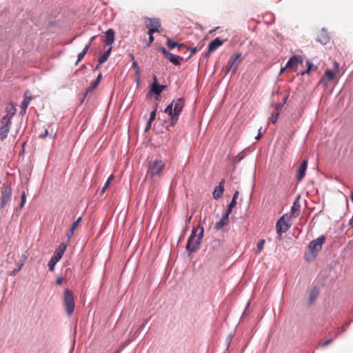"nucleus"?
I'll use <instances>...</instances> for the list:
<instances>
[{
    "instance_id": "obj_34",
    "label": "nucleus",
    "mask_w": 353,
    "mask_h": 353,
    "mask_svg": "<svg viewBox=\"0 0 353 353\" xmlns=\"http://www.w3.org/2000/svg\"><path fill=\"white\" fill-rule=\"evenodd\" d=\"M30 100H31V98H30V97H26L24 98V99H23V102H22V105H22V108H23V109H26V108H27V107H28V104H29V103H30Z\"/></svg>"
},
{
    "instance_id": "obj_7",
    "label": "nucleus",
    "mask_w": 353,
    "mask_h": 353,
    "mask_svg": "<svg viewBox=\"0 0 353 353\" xmlns=\"http://www.w3.org/2000/svg\"><path fill=\"white\" fill-rule=\"evenodd\" d=\"M241 62V54L240 53H236L229 59L227 65L224 68L225 71L226 73L230 72H235Z\"/></svg>"
},
{
    "instance_id": "obj_42",
    "label": "nucleus",
    "mask_w": 353,
    "mask_h": 353,
    "mask_svg": "<svg viewBox=\"0 0 353 353\" xmlns=\"http://www.w3.org/2000/svg\"><path fill=\"white\" fill-rule=\"evenodd\" d=\"M236 205V201L234 199H232L231 202L229 203L228 206L230 208H233Z\"/></svg>"
},
{
    "instance_id": "obj_16",
    "label": "nucleus",
    "mask_w": 353,
    "mask_h": 353,
    "mask_svg": "<svg viewBox=\"0 0 353 353\" xmlns=\"http://www.w3.org/2000/svg\"><path fill=\"white\" fill-rule=\"evenodd\" d=\"M307 167V161L306 159H305L301 163V164L299 168V170L297 172V174H296V179L299 181H301L305 176Z\"/></svg>"
},
{
    "instance_id": "obj_56",
    "label": "nucleus",
    "mask_w": 353,
    "mask_h": 353,
    "mask_svg": "<svg viewBox=\"0 0 353 353\" xmlns=\"http://www.w3.org/2000/svg\"><path fill=\"white\" fill-rule=\"evenodd\" d=\"M151 126V123H149V121L148 122V124H147V126H146V130L149 129Z\"/></svg>"
},
{
    "instance_id": "obj_31",
    "label": "nucleus",
    "mask_w": 353,
    "mask_h": 353,
    "mask_svg": "<svg viewBox=\"0 0 353 353\" xmlns=\"http://www.w3.org/2000/svg\"><path fill=\"white\" fill-rule=\"evenodd\" d=\"M279 110H280V108L279 107H277L276 108V112L274 114H272L271 119H270V121L272 123H275L278 119V117H279Z\"/></svg>"
},
{
    "instance_id": "obj_5",
    "label": "nucleus",
    "mask_w": 353,
    "mask_h": 353,
    "mask_svg": "<svg viewBox=\"0 0 353 353\" xmlns=\"http://www.w3.org/2000/svg\"><path fill=\"white\" fill-rule=\"evenodd\" d=\"M74 299L72 292L66 289L64 291V306L68 316L72 315L74 309Z\"/></svg>"
},
{
    "instance_id": "obj_41",
    "label": "nucleus",
    "mask_w": 353,
    "mask_h": 353,
    "mask_svg": "<svg viewBox=\"0 0 353 353\" xmlns=\"http://www.w3.org/2000/svg\"><path fill=\"white\" fill-rule=\"evenodd\" d=\"M149 34V39H148V45L151 44L154 41V37L153 33H148Z\"/></svg>"
},
{
    "instance_id": "obj_33",
    "label": "nucleus",
    "mask_w": 353,
    "mask_h": 353,
    "mask_svg": "<svg viewBox=\"0 0 353 353\" xmlns=\"http://www.w3.org/2000/svg\"><path fill=\"white\" fill-rule=\"evenodd\" d=\"M26 202V194L25 192H23L21 194V201L19 206L20 210L23 207Z\"/></svg>"
},
{
    "instance_id": "obj_14",
    "label": "nucleus",
    "mask_w": 353,
    "mask_h": 353,
    "mask_svg": "<svg viewBox=\"0 0 353 353\" xmlns=\"http://www.w3.org/2000/svg\"><path fill=\"white\" fill-rule=\"evenodd\" d=\"M223 41L219 37L213 39L208 45V54H210L212 52L215 51L219 46H222Z\"/></svg>"
},
{
    "instance_id": "obj_28",
    "label": "nucleus",
    "mask_w": 353,
    "mask_h": 353,
    "mask_svg": "<svg viewBox=\"0 0 353 353\" xmlns=\"http://www.w3.org/2000/svg\"><path fill=\"white\" fill-rule=\"evenodd\" d=\"M6 110L8 112L7 115L10 116V119L16 112V109L13 105H8L6 108Z\"/></svg>"
},
{
    "instance_id": "obj_17",
    "label": "nucleus",
    "mask_w": 353,
    "mask_h": 353,
    "mask_svg": "<svg viewBox=\"0 0 353 353\" xmlns=\"http://www.w3.org/2000/svg\"><path fill=\"white\" fill-rule=\"evenodd\" d=\"M114 40V32L112 29L106 31L103 43L107 46H111Z\"/></svg>"
},
{
    "instance_id": "obj_39",
    "label": "nucleus",
    "mask_w": 353,
    "mask_h": 353,
    "mask_svg": "<svg viewBox=\"0 0 353 353\" xmlns=\"http://www.w3.org/2000/svg\"><path fill=\"white\" fill-rule=\"evenodd\" d=\"M157 108L150 113L149 123H152L156 118Z\"/></svg>"
},
{
    "instance_id": "obj_22",
    "label": "nucleus",
    "mask_w": 353,
    "mask_h": 353,
    "mask_svg": "<svg viewBox=\"0 0 353 353\" xmlns=\"http://www.w3.org/2000/svg\"><path fill=\"white\" fill-rule=\"evenodd\" d=\"M228 223L229 217H228L227 215H223L221 219L215 224L214 229L219 230L222 229L225 225H228Z\"/></svg>"
},
{
    "instance_id": "obj_52",
    "label": "nucleus",
    "mask_w": 353,
    "mask_h": 353,
    "mask_svg": "<svg viewBox=\"0 0 353 353\" xmlns=\"http://www.w3.org/2000/svg\"><path fill=\"white\" fill-rule=\"evenodd\" d=\"M27 259V255L26 254H23L21 256V260H24V261L26 260Z\"/></svg>"
},
{
    "instance_id": "obj_46",
    "label": "nucleus",
    "mask_w": 353,
    "mask_h": 353,
    "mask_svg": "<svg viewBox=\"0 0 353 353\" xmlns=\"http://www.w3.org/2000/svg\"><path fill=\"white\" fill-rule=\"evenodd\" d=\"M102 78V74H99L98 75V77H97V79L94 80L95 82H97L98 84H99L100 81H101V79Z\"/></svg>"
},
{
    "instance_id": "obj_55",
    "label": "nucleus",
    "mask_w": 353,
    "mask_h": 353,
    "mask_svg": "<svg viewBox=\"0 0 353 353\" xmlns=\"http://www.w3.org/2000/svg\"><path fill=\"white\" fill-rule=\"evenodd\" d=\"M130 59H132V61H135L134 60V57L132 54H130Z\"/></svg>"
},
{
    "instance_id": "obj_48",
    "label": "nucleus",
    "mask_w": 353,
    "mask_h": 353,
    "mask_svg": "<svg viewBox=\"0 0 353 353\" xmlns=\"http://www.w3.org/2000/svg\"><path fill=\"white\" fill-rule=\"evenodd\" d=\"M238 196H239V192L238 191H236L234 192V194H233V197H232V199H234L236 201V199H238Z\"/></svg>"
},
{
    "instance_id": "obj_25",
    "label": "nucleus",
    "mask_w": 353,
    "mask_h": 353,
    "mask_svg": "<svg viewBox=\"0 0 353 353\" xmlns=\"http://www.w3.org/2000/svg\"><path fill=\"white\" fill-rule=\"evenodd\" d=\"M82 221V217H79L72 225L70 231L68 233V237L70 239L74 234V231L79 226L80 223Z\"/></svg>"
},
{
    "instance_id": "obj_29",
    "label": "nucleus",
    "mask_w": 353,
    "mask_h": 353,
    "mask_svg": "<svg viewBox=\"0 0 353 353\" xmlns=\"http://www.w3.org/2000/svg\"><path fill=\"white\" fill-rule=\"evenodd\" d=\"M325 74L327 79L330 81H332L335 78V73L333 70H327Z\"/></svg>"
},
{
    "instance_id": "obj_49",
    "label": "nucleus",
    "mask_w": 353,
    "mask_h": 353,
    "mask_svg": "<svg viewBox=\"0 0 353 353\" xmlns=\"http://www.w3.org/2000/svg\"><path fill=\"white\" fill-rule=\"evenodd\" d=\"M190 50L191 51L192 54L196 53V51H197V48H190Z\"/></svg>"
},
{
    "instance_id": "obj_44",
    "label": "nucleus",
    "mask_w": 353,
    "mask_h": 353,
    "mask_svg": "<svg viewBox=\"0 0 353 353\" xmlns=\"http://www.w3.org/2000/svg\"><path fill=\"white\" fill-rule=\"evenodd\" d=\"M232 208H230V207L228 206V209L223 215H227V216L229 217L230 214L232 212Z\"/></svg>"
},
{
    "instance_id": "obj_36",
    "label": "nucleus",
    "mask_w": 353,
    "mask_h": 353,
    "mask_svg": "<svg viewBox=\"0 0 353 353\" xmlns=\"http://www.w3.org/2000/svg\"><path fill=\"white\" fill-rule=\"evenodd\" d=\"M332 341H333V340H332V339H327V340H326V341H323V342H320V343H319V345L320 347H326L327 345H328L331 344V343H332Z\"/></svg>"
},
{
    "instance_id": "obj_47",
    "label": "nucleus",
    "mask_w": 353,
    "mask_h": 353,
    "mask_svg": "<svg viewBox=\"0 0 353 353\" xmlns=\"http://www.w3.org/2000/svg\"><path fill=\"white\" fill-rule=\"evenodd\" d=\"M48 130H46L44 133L40 135V137L41 139H45L48 136Z\"/></svg>"
},
{
    "instance_id": "obj_12",
    "label": "nucleus",
    "mask_w": 353,
    "mask_h": 353,
    "mask_svg": "<svg viewBox=\"0 0 353 353\" xmlns=\"http://www.w3.org/2000/svg\"><path fill=\"white\" fill-rule=\"evenodd\" d=\"M302 58L300 56L294 55L292 57L286 64V68L292 71H295L298 65L302 62Z\"/></svg>"
},
{
    "instance_id": "obj_54",
    "label": "nucleus",
    "mask_w": 353,
    "mask_h": 353,
    "mask_svg": "<svg viewBox=\"0 0 353 353\" xmlns=\"http://www.w3.org/2000/svg\"><path fill=\"white\" fill-rule=\"evenodd\" d=\"M21 261V263L20 265H19V267H21V268H22V266L24 264V260H20Z\"/></svg>"
},
{
    "instance_id": "obj_51",
    "label": "nucleus",
    "mask_w": 353,
    "mask_h": 353,
    "mask_svg": "<svg viewBox=\"0 0 353 353\" xmlns=\"http://www.w3.org/2000/svg\"><path fill=\"white\" fill-rule=\"evenodd\" d=\"M349 225L353 228V214L351 219L349 221Z\"/></svg>"
},
{
    "instance_id": "obj_35",
    "label": "nucleus",
    "mask_w": 353,
    "mask_h": 353,
    "mask_svg": "<svg viewBox=\"0 0 353 353\" xmlns=\"http://www.w3.org/2000/svg\"><path fill=\"white\" fill-rule=\"evenodd\" d=\"M243 158H244V154H243L242 152H241V153L238 154L235 157V158H234V163H239V162H240V161H241Z\"/></svg>"
},
{
    "instance_id": "obj_37",
    "label": "nucleus",
    "mask_w": 353,
    "mask_h": 353,
    "mask_svg": "<svg viewBox=\"0 0 353 353\" xmlns=\"http://www.w3.org/2000/svg\"><path fill=\"white\" fill-rule=\"evenodd\" d=\"M132 68L134 69L136 74H137L139 77L140 76V70H139V67L137 63L136 62V61H132Z\"/></svg>"
},
{
    "instance_id": "obj_8",
    "label": "nucleus",
    "mask_w": 353,
    "mask_h": 353,
    "mask_svg": "<svg viewBox=\"0 0 353 353\" xmlns=\"http://www.w3.org/2000/svg\"><path fill=\"white\" fill-rule=\"evenodd\" d=\"M288 217L287 215L282 216L276 223V230L278 234L279 240L281 239L283 232H287L290 228V224L288 223Z\"/></svg>"
},
{
    "instance_id": "obj_1",
    "label": "nucleus",
    "mask_w": 353,
    "mask_h": 353,
    "mask_svg": "<svg viewBox=\"0 0 353 353\" xmlns=\"http://www.w3.org/2000/svg\"><path fill=\"white\" fill-rule=\"evenodd\" d=\"M185 105V99L179 98L173 101L166 107L164 112L170 117V125L174 126L178 121L179 116L181 113Z\"/></svg>"
},
{
    "instance_id": "obj_15",
    "label": "nucleus",
    "mask_w": 353,
    "mask_h": 353,
    "mask_svg": "<svg viewBox=\"0 0 353 353\" xmlns=\"http://www.w3.org/2000/svg\"><path fill=\"white\" fill-rule=\"evenodd\" d=\"M299 198L300 196H299L293 203L291 208V217L296 218L300 214L301 205L299 203Z\"/></svg>"
},
{
    "instance_id": "obj_30",
    "label": "nucleus",
    "mask_w": 353,
    "mask_h": 353,
    "mask_svg": "<svg viewBox=\"0 0 353 353\" xmlns=\"http://www.w3.org/2000/svg\"><path fill=\"white\" fill-rule=\"evenodd\" d=\"M113 179H114V175L113 174H111L108 177V180L106 181L105 183L104 184V185H103V187L102 188V190H101L102 193H103L105 191V190L108 188L110 182L113 180Z\"/></svg>"
},
{
    "instance_id": "obj_45",
    "label": "nucleus",
    "mask_w": 353,
    "mask_h": 353,
    "mask_svg": "<svg viewBox=\"0 0 353 353\" xmlns=\"http://www.w3.org/2000/svg\"><path fill=\"white\" fill-rule=\"evenodd\" d=\"M339 64L336 62V61H334V64H333V68L335 71H337L338 69H339Z\"/></svg>"
},
{
    "instance_id": "obj_60",
    "label": "nucleus",
    "mask_w": 353,
    "mask_h": 353,
    "mask_svg": "<svg viewBox=\"0 0 353 353\" xmlns=\"http://www.w3.org/2000/svg\"><path fill=\"white\" fill-rule=\"evenodd\" d=\"M55 136H56V134H54L52 135V138L54 139V138L55 137Z\"/></svg>"
},
{
    "instance_id": "obj_9",
    "label": "nucleus",
    "mask_w": 353,
    "mask_h": 353,
    "mask_svg": "<svg viewBox=\"0 0 353 353\" xmlns=\"http://www.w3.org/2000/svg\"><path fill=\"white\" fill-rule=\"evenodd\" d=\"M65 249V245L64 243H61L60 244L59 248L55 250L50 261L48 262V267L50 271L54 270L55 264L61 259Z\"/></svg>"
},
{
    "instance_id": "obj_18",
    "label": "nucleus",
    "mask_w": 353,
    "mask_h": 353,
    "mask_svg": "<svg viewBox=\"0 0 353 353\" xmlns=\"http://www.w3.org/2000/svg\"><path fill=\"white\" fill-rule=\"evenodd\" d=\"M154 81L151 86V90L156 94L159 95L163 92L165 87L164 85H161L157 83L156 76L154 77Z\"/></svg>"
},
{
    "instance_id": "obj_4",
    "label": "nucleus",
    "mask_w": 353,
    "mask_h": 353,
    "mask_svg": "<svg viewBox=\"0 0 353 353\" xmlns=\"http://www.w3.org/2000/svg\"><path fill=\"white\" fill-rule=\"evenodd\" d=\"M325 241V237L322 235L312 241L307 246V251L304 254L305 261L310 262L314 260L322 249V245Z\"/></svg>"
},
{
    "instance_id": "obj_11",
    "label": "nucleus",
    "mask_w": 353,
    "mask_h": 353,
    "mask_svg": "<svg viewBox=\"0 0 353 353\" xmlns=\"http://www.w3.org/2000/svg\"><path fill=\"white\" fill-rule=\"evenodd\" d=\"M145 23L146 28L148 29V33L159 32L161 28V23L159 19H145Z\"/></svg>"
},
{
    "instance_id": "obj_38",
    "label": "nucleus",
    "mask_w": 353,
    "mask_h": 353,
    "mask_svg": "<svg viewBox=\"0 0 353 353\" xmlns=\"http://www.w3.org/2000/svg\"><path fill=\"white\" fill-rule=\"evenodd\" d=\"M307 68L305 71L301 73V74H309L311 70L312 69V68H314L313 64L312 63H310V61H307Z\"/></svg>"
},
{
    "instance_id": "obj_10",
    "label": "nucleus",
    "mask_w": 353,
    "mask_h": 353,
    "mask_svg": "<svg viewBox=\"0 0 353 353\" xmlns=\"http://www.w3.org/2000/svg\"><path fill=\"white\" fill-rule=\"evenodd\" d=\"M1 126L0 128V140L3 141L8 137V132H10L11 125L10 116H4L1 119Z\"/></svg>"
},
{
    "instance_id": "obj_24",
    "label": "nucleus",
    "mask_w": 353,
    "mask_h": 353,
    "mask_svg": "<svg viewBox=\"0 0 353 353\" xmlns=\"http://www.w3.org/2000/svg\"><path fill=\"white\" fill-rule=\"evenodd\" d=\"M94 38H95V37H92V39H91L90 42L89 43V44L86 45L85 46V48H83V50H82V52L79 54L78 59H77V61L76 64H78V63L79 61H81L84 58L85 55L86 54L88 49H89V48H90V45L92 43V41L94 39Z\"/></svg>"
},
{
    "instance_id": "obj_59",
    "label": "nucleus",
    "mask_w": 353,
    "mask_h": 353,
    "mask_svg": "<svg viewBox=\"0 0 353 353\" xmlns=\"http://www.w3.org/2000/svg\"><path fill=\"white\" fill-rule=\"evenodd\" d=\"M351 200L353 202V194L351 195Z\"/></svg>"
},
{
    "instance_id": "obj_6",
    "label": "nucleus",
    "mask_w": 353,
    "mask_h": 353,
    "mask_svg": "<svg viewBox=\"0 0 353 353\" xmlns=\"http://www.w3.org/2000/svg\"><path fill=\"white\" fill-rule=\"evenodd\" d=\"M12 188L7 183H3L1 187L0 206L3 209L11 200Z\"/></svg>"
},
{
    "instance_id": "obj_20",
    "label": "nucleus",
    "mask_w": 353,
    "mask_h": 353,
    "mask_svg": "<svg viewBox=\"0 0 353 353\" xmlns=\"http://www.w3.org/2000/svg\"><path fill=\"white\" fill-rule=\"evenodd\" d=\"M165 58L175 65H179L181 64V61L183 60L182 57H180L178 55L173 54L170 52H169L168 54H167V57Z\"/></svg>"
},
{
    "instance_id": "obj_57",
    "label": "nucleus",
    "mask_w": 353,
    "mask_h": 353,
    "mask_svg": "<svg viewBox=\"0 0 353 353\" xmlns=\"http://www.w3.org/2000/svg\"><path fill=\"white\" fill-rule=\"evenodd\" d=\"M261 137V134L260 132H259L258 135L256 136V139H259Z\"/></svg>"
},
{
    "instance_id": "obj_21",
    "label": "nucleus",
    "mask_w": 353,
    "mask_h": 353,
    "mask_svg": "<svg viewBox=\"0 0 353 353\" xmlns=\"http://www.w3.org/2000/svg\"><path fill=\"white\" fill-rule=\"evenodd\" d=\"M319 294V290L316 287H313L311 290L310 291L309 294V300H310V305H312L314 301H316V298L318 297Z\"/></svg>"
},
{
    "instance_id": "obj_43",
    "label": "nucleus",
    "mask_w": 353,
    "mask_h": 353,
    "mask_svg": "<svg viewBox=\"0 0 353 353\" xmlns=\"http://www.w3.org/2000/svg\"><path fill=\"white\" fill-rule=\"evenodd\" d=\"M21 270V267H18V268L17 269H14L12 273L10 274V275L12 276H15L17 274H18V272Z\"/></svg>"
},
{
    "instance_id": "obj_13",
    "label": "nucleus",
    "mask_w": 353,
    "mask_h": 353,
    "mask_svg": "<svg viewBox=\"0 0 353 353\" xmlns=\"http://www.w3.org/2000/svg\"><path fill=\"white\" fill-rule=\"evenodd\" d=\"M224 184H225V179H222L219 182V185H217L214 188V190L212 192V196L214 199L217 200L222 196V194L224 192Z\"/></svg>"
},
{
    "instance_id": "obj_23",
    "label": "nucleus",
    "mask_w": 353,
    "mask_h": 353,
    "mask_svg": "<svg viewBox=\"0 0 353 353\" xmlns=\"http://www.w3.org/2000/svg\"><path fill=\"white\" fill-rule=\"evenodd\" d=\"M166 44L170 50H172V49L174 48L175 47H178L179 50H181L182 48H185L184 44L178 43L177 42L172 41L170 38L167 39Z\"/></svg>"
},
{
    "instance_id": "obj_53",
    "label": "nucleus",
    "mask_w": 353,
    "mask_h": 353,
    "mask_svg": "<svg viewBox=\"0 0 353 353\" xmlns=\"http://www.w3.org/2000/svg\"><path fill=\"white\" fill-rule=\"evenodd\" d=\"M288 68H286V65L281 69L280 74H282Z\"/></svg>"
},
{
    "instance_id": "obj_32",
    "label": "nucleus",
    "mask_w": 353,
    "mask_h": 353,
    "mask_svg": "<svg viewBox=\"0 0 353 353\" xmlns=\"http://www.w3.org/2000/svg\"><path fill=\"white\" fill-rule=\"evenodd\" d=\"M264 244H265L264 239H261L260 241H258L257 245H256V252H260L263 250Z\"/></svg>"
},
{
    "instance_id": "obj_27",
    "label": "nucleus",
    "mask_w": 353,
    "mask_h": 353,
    "mask_svg": "<svg viewBox=\"0 0 353 353\" xmlns=\"http://www.w3.org/2000/svg\"><path fill=\"white\" fill-rule=\"evenodd\" d=\"M99 85V84L95 82L94 81H92L90 86L86 89L85 90V97L88 96L89 94H90L95 88H97V86Z\"/></svg>"
},
{
    "instance_id": "obj_3",
    "label": "nucleus",
    "mask_w": 353,
    "mask_h": 353,
    "mask_svg": "<svg viewBox=\"0 0 353 353\" xmlns=\"http://www.w3.org/2000/svg\"><path fill=\"white\" fill-rule=\"evenodd\" d=\"M204 228L201 224L193 229L192 233L188 239L186 249L190 252H196L200 247L201 239L203 236Z\"/></svg>"
},
{
    "instance_id": "obj_2",
    "label": "nucleus",
    "mask_w": 353,
    "mask_h": 353,
    "mask_svg": "<svg viewBox=\"0 0 353 353\" xmlns=\"http://www.w3.org/2000/svg\"><path fill=\"white\" fill-rule=\"evenodd\" d=\"M165 168V163L161 159L150 161L148 164L145 180H152L154 177H161Z\"/></svg>"
},
{
    "instance_id": "obj_19",
    "label": "nucleus",
    "mask_w": 353,
    "mask_h": 353,
    "mask_svg": "<svg viewBox=\"0 0 353 353\" xmlns=\"http://www.w3.org/2000/svg\"><path fill=\"white\" fill-rule=\"evenodd\" d=\"M316 41L321 44L325 45L329 42L330 37L325 32L321 30L317 35Z\"/></svg>"
},
{
    "instance_id": "obj_40",
    "label": "nucleus",
    "mask_w": 353,
    "mask_h": 353,
    "mask_svg": "<svg viewBox=\"0 0 353 353\" xmlns=\"http://www.w3.org/2000/svg\"><path fill=\"white\" fill-rule=\"evenodd\" d=\"M159 51H161L163 54L164 55L165 58L167 57V54H168L169 52L166 50V49L164 47H160Z\"/></svg>"
},
{
    "instance_id": "obj_26",
    "label": "nucleus",
    "mask_w": 353,
    "mask_h": 353,
    "mask_svg": "<svg viewBox=\"0 0 353 353\" xmlns=\"http://www.w3.org/2000/svg\"><path fill=\"white\" fill-rule=\"evenodd\" d=\"M112 48H109L108 50H106L104 54L101 56L99 59V65H101L102 63H105L109 58L110 54L111 53Z\"/></svg>"
},
{
    "instance_id": "obj_58",
    "label": "nucleus",
    "mask_w": 353,
    "mask_h": 353,
    "mask_svg": "<svg viewBox=\"0 0 353 353\" xmlns=\"http://www.w3.org/2000/svg\"><path fill=\"white\" fill-rule=\"evenodd\" d=\"M101 65H99V63L95 67V70H98L99 68H100Z\"/></svg>"
},
{
    "instance_id": "obj_50",
    "label": "nucleus",
    "mask_w": 353,
    "mask_h": 353,
    "mask_svg": "<svg viewBox=\"0 0 353 353\" xmlns=\"http://www.w3.org/2000/svg\"><path fill=\"white\" fill-rule=\"evenodd\" d=\"M62 282H63V279L62 278H59V279H57V283L58 285H61L62 283Z\"/></svg>"
}]
</instances>
